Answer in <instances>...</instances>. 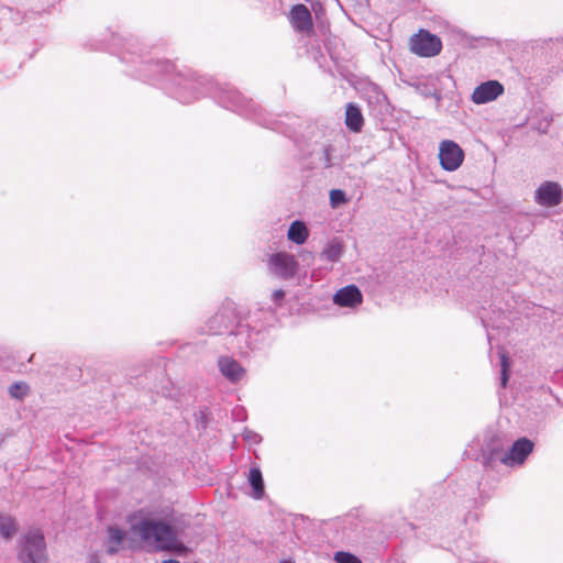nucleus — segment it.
I'll return each instance as SVG.
<instances>
[{"mask_svg": "<svg viewBox=\"0 0 563 563\" xmlns=\"http://www.w3.org/2000/svg\"><path fill=\"white\" fill-rule=\"evenodd\" d=\"M140 77L156 82L166 80L169 86L166 88L173 97L181 103H190L201 96H209L221 107L231 110L242 117L254 120L257 124L276 130L277 121L266 113L253 100L242 96L240 91L230 85H220L205 77H197L194 74H173L174 64L168 60L141 62Z\"/></svg>", "mask_w": 563, "mask_h": 563, "instance_id": "nucleus-1", "label": "nucleus"}, {"mask_svg": "<svg viewBox=\"0 0 563 563\" xmlns=\"http://www.w3.org/2000/svg\"><path fill=\"white\" fill-rule=\"evenodd\" d=\"M132 532L146 543H154L156 550L173 552L185 556L189 549L178 541L175 530L167 523L155 520H142L132 526Z\"/></svg>", "mask_w": 563, "mask_h": 563, "instance_id": "nucleus-2", "label": "nucleus"}, {"mask_svg": "<svg viewBox=\"0 0 563 563\" xmlns=\"http://www.w3.org/2000/svg\"><path fill=\"white\" fill-rule=\"evenodd\" d=\"M18 558L21 563H47L43 533L38 530L27 531L20 541Z\"/></svg>", "mask_w": 563, "mask_h": 563, "instance_id": "nucleus-3", "label": "nucleus"}, {"mask_svg": "<svg viewBox=\"0 0 563 563\" xmlns=\"http://www.w3.org/2000/svg\"><path fill=\"white\" fill-rule=\"evenodd\" d=\"M465 158L464 150L452 140H443L439 144V162L445 172L457 170Z\"/></svg>", "mask_w": 563, "mask_h": 563, "instance_id": "nucleus-4", "label": "nucleus"}, {"mask_svg": "<svg viewBox=\"0 0 563 563\" xmlns=\"http://www.w3.org/2000/svg\"><path fill=\"white\" fill-rule=\"evenodd\" d=\"M410 49L421 57L437 56L442 49V42L439 36L426 30H420L410 38Z\"/></svg>", "mask_w": 563, "mask_h": 563, "instance_id": "nucleus-5", "label": "nucleus"}, {"mask_svg": "<svg viewBox=\"0 0 563 563\" xmlns=\"http://www.w3.org/2000/svg\"><path fill=\"white\" fill-rule=\"evenodd\" d=\"M238 322L235 310L231 307H222L206 322L205 332L212 335H222L231 330Z\"/></svg>", "mask_w": 563, "mask_h": 563, "instance_id": "nucleus-6", "label": "nucleus"}, {"mask_svg": "<svg viewBox=\"0 0 563 563\" xmlns=\"http://www.w3.org/2000/svg\"><path fill=\"white\" fill-rule=\"evenodd\" d=\"M258 334L260 332L252 330L247 323L238 320L235 327L231 330L228 343L232 349L244 354L247 350L254 349Z\"/></svg>", "mask_w": 563, "mask_h": 563, "instance_id": "nucleus-7", "label": "nucleus"}, {"mask_svg": "<svg viewBox=\"0 0 563 563\" xmlns=\"http://www.w3.org/2000/svg\"><path fill=\"white\" fill-rule=\"evenodd\" d=\"M533 450V442L527 438L514 442L508 452H493L494 459L507 466L521 465Z\"/></svg>", "mask_w": 563, "mask_h": 563, "instance_id": "nucleus-8", "label": "nucleus"}, {"mask_svg": "<svg viewBox=\"0 0 563 563\" xmlns=\"http://www.w3.org/2000/svg\"><path fill=\"white\" fill-rule=\"evenodd\" d=\"M267 265L271 273L282 279L292 278L297 274L299 267L295 256L285 252L272 254L268 258Z\"/></svg>", "mask_w": 563, "mask_h": 563, "instance_id": "nucleus-9", "label": "nucleus"}, {"mask_svg": "<svg viewBox=\"0 0 563 563\" xmlns=\"http://www.w3.org/2000/svg\"><path fill=\"white\" fill-rule=\"evenodd\" d=\"M504 91V86L498 80H487L474 89L471 100L475 104H485L496 100Z\"/></svg>", "mask_w": 563, "mask_h": 563, "instance_id": "nucleus-10", "label": "nucleus"}, {"mask_svg": "<svg viewBox=\"0 0 563 563\" xmlns=\"http://www.w3.org/2000/svg\"><path fill=\"white\" fill-rule=\"evenodd\" d=\"M536 201L540 206L555 207L562 201V188L558 183L544 181L536 191Z\"/></svg>", "mask_w": 563, "mask_h": 563, "instance_id": "nucleus-11", "label": "nucleus"}, {"mask_svg": "<svg viewBox=\"0 0 563 563\" xmlns=\"http://www.w3.org/2000/svg\"><path fill=\"white\" fill-rule=\"evenodd\" d=\"M218 367L220 373L231 383L240 382L245 375L244 367L230 356H220Z\"/></svg>", "mask_w": 563, "mask_h": 563, "instance_id": "nucleus-12", "label": "nucleus"}, {"mask_svg": "<svg viewBox=\"0 0 563 563\" xmlns=\"http://www.w3.org/2000/svg\"><path fill=\"white\" fill-rule=\"evenodd\" d=\"M362 292L355 285L345 286L333 296V302L340 307L353 308L362 303Z\"/></svg>", "mask_w": 563, "mask_h": 563, "instance_id": "nucleus-13", "label": "nucleus"}, {"mask_svg": "<svg viewBox=\"0 0 563 563\" xmlns=\"http://www.w3.org/2000/svg\"><path fill=\"white\" fill-rule=\"evenodd\" d=\"M290 21L295 30L303 32L312 27V18L305 4H296L290 11Z\"/></svg>", "mask_w": 563, "mask_h": 563, "instance_id": "nucleus-14", "label": "nucleus"}, {"mask_svg": "<svg viewBox=\"0 0 563 563\" xmlns=\"http://www.w3.org/2000/svg\"><path fill=\"white\" fill-rule=\"evenodd\" d=\"M345 124L353 132H360L364 124L361 109L354 103H347L345 110Z\"/></svg>", "mask_w": 563, "mask_h": 563, "instance_id": "nucleus-15", "label": "nucleus"}, {"mask_svg": "<svg viewBox=\"0 0 563 563\" xmlns=\"http://www.w3.org/2000/svg\"><path fill=\"white\" fill-rule=\"evenodd\" d=\"M287 236L291 242L300 245L307 241L309 231L305 222L296 220L290 224Z\"/></svg>", "mask_w": 563, "mask_h": 563, "instance_id": "nucleus-16", "label": "nucleus"}, {"mask_svg": "<svg viewBox=\"0 0 563 563\" xmlns=\"http://www.w3.org/2000/svg\"><path fill=\"white\" fill-rule=\"evenodd\" d=\"M249 483L252 487V497L254 499H262L264 496V481L262 472L258 467H251L249 474Z\"/></svg>", "mask_w": 563, "mask_h": 563, "instance_id": "nucleus-17", "label": "nucleus"}, {"mask_svg": "<svg viewBox=\"0 0 563 563\" xmlns=\"http://www.w3.org/2000/svg\"><path fill=\"white\" fill-rule=\"evenodd\" d=\"M124 539H125V532L123 530H121L117 527L110 526L108 528L107 552L109 554L117 553L121 549Z\"/></svg>", "mask_w": 563, "mask_h": 563, "instance_id": "nucleus-18", "label": "nucleus"}, {"mask_svg": "<svg viewBox=\"0 0 563 563\" xmlns=\"http://www.w3.org/2000/svg\"><path fill=\"white\" fill-rule=\"evenodd\" d=\"M416 91L424 98H434L437 101L441 100V93L431 80H417L412 84Z\"/></svg>", "mask_w": 563, "mask_h": 563, "instance_id": "nucleus-19", "label": "nucleus"}, {"mask_svg": "<svg viewBox=\"0 0 563 563\" xmlns=\"http://www.w3.org/2000/svg\"><path fill=\"white\" fill-rule=\"evenodd\" d=\"M16 522L9 515H0V536L4 539L12 538L16 532Z\"/></svg>", "mask_w": 563, "mask_h": 563, "instance_id": "nucleus-20", "label": "nucleus"}, {"mask_svg": "<svg viewBox=\"0 0 563 563\" xmlns=\"http://www.w3.org/2000/svg\"><path fill=\"white\" fill-rule=\"evenodd\" d=\"M343 253V247L340 242L332 241L330 242L321 253V256L328 262H338Z\"/></svg>", "mask_w": 563, "mask_h": 563, "instance_id": "nucleus-21", "label": "nucleus"}, {"mask_svg": "<svg viewBox=\"0 0 563 563\" xmlns=\"http://www.w3.org/2000/svg\"><path fill=\"white\" fill-rule=\"evenodd\" d=\"M29 393H30V386L24 382L13 383L9 387L10 397L18 399V400H23L29 395Z\"/></svg>", "mask_w": 563, "mask_h": 563, "instance_id": "nucleus-22", "label": "nucleus"}, {"mask_svg": "<svg viewBox=\"0 0 563 563\" xmlns=\"http://www.w3.org/2000/svg\"><path fill=\"white\" fill-rule=\"evenodd\" d=\"M135 46H136V41L131 40V38L126 40L125 43L123 44L122 52H120V58L126 63H134L133 55L135 54V52L132 49H134Z\"/></svg>", "mask_w": 563, "mask_h": 563, "instance_id": "nucleus-23", "label": "nucleus"}, {"mask_svg": "<svg viewBox=\"0 0 563 563\" xmlns=\"http://www.w3.org/2000/svg\"><path fill=\"white\" fill-rule=\"evenodd\" d=\"M499 356H500V366H501L500 385L503 388H505L507 385L508 378H509L508 369H509L510 364H509V358L504 351L499 353Z\"/></svg>", "mask_w": 563, "mask_h": 563, "instance_id": "nucleus-24", "label": "nucleus"}, {"mask_svg": "<svg viewBox=\"0 0 563 563\" xmlns=\"http://www.w3.org/2000/svg\"><path fill=\"white\" fill-rule=\"evenodd\" d=\"M347 202L346 194L341 189H332L330 191V206L338 208L339 206Z\"/></svg>", "mask_w": 563, "mask_h": 563, "instance_id": "nucleus-25", "label": "nucleus"}, {"mask_svg": "<svg viewBox=\"0 0 563 563\" xmlns=\"http://www.w3.org/2000/svg\"><path fill=\"white\" fill-rule=\"evenodd\" d=\"M333 560L335 563H362L355 554L345 551L335 552Z\"/></svg>", "mask_w": 563, "mask_h": 563, "instance_id": "nucleus-26", "label": "nucleus"}, {"mask_svg": "<svg viewBox=\"0 0 563 563\" xmlns=\"http://www.w3.org/2000/svg\"><path fill=\"white\" fill-rule=\"evenodd\" d=\"M332 152H333V147L331 145L322 146V151H321L319 161L323 168H330L333 165Z\"/></svg>", "mask_w": 563, "mask_h": 563, "instance_id": "nucleus-27", "label": "nucleus"}, {"mask_svg": "<svg viewBox=\"0 0 563 563\" xmlns=\"http://www.w3.org/2000/svg\"><path fill=\"white\" fill-rule=\"evenodd\" d=\"M243 439L250 444H258L262 441V437L258 433L247 429L243 432Z\"/></svg>", "mask_w": 563, "mask_h": 563, "instance_id": "nucleus-28", "label": "nucleus"}, {"mask_svg": "<svg viewBox=\"0 0 563 563\" xmlns=\"http://www.w3.org/2000/svg\"><path fill=\"white\" fill-rule=\"evenodd\" d=\"M285 297V291L283 289H276L272 294V301L279 307Z\"/></svg>", "mask_w": 563, "mask_h": 563, "instance_id": "nucleus-29", "label": "nucleus"}, {"mask_svg": "<svg viewBox=\"0 0 563 563\" xmlns=\"http://www.w3.org/2000/svg\"><path fill=\"white\" fill-rule=\"evenodd\" d=\"M88 563H101L99 554L97 552L88 555Z\"/></svg>", "mask_w": 563, "mask_h": 563, "instance_id": "nucleus-30", "label": "nucleus"}, {"mask_svg": "<svg viewBox=\"0 0 563 563\" xmlns=\"http://www.w3.org/2000/svg\"><path fill=\"white\" fill-rule=\"evenodd\" d=\"M549 42L555 44L558 46V49H563V40L560 41L559 38H556L554 42L553 38H550Z\"/></svg>", "mask_w": 563, "mask_h": 563, "instance_id": "nucleus-31", "label": "nucleus"}, {"mask_svg": "<svg viewBox=\"0 0 563 563\" xmlns=\"http://www.w3.org/2000/svg\"><path fill=\"white\" fill-rule=\"evenodd\" d=\"M163 563H180V562H178L177 560H174V559H169V560L163 561Z\"/></svg>", "mask_w": 563, "mask_h": 563, "instance_id": "nucleus-32", "label": "nucleus"}, {"mask_svg": "<svg viewBox=\"0 0 563 563\" xmlns=\"http://www.w3.org/2000/svg\"><path fill=\"white\" fill-rule=\"evenodd\" d=\"M481 319H482V322H483L484 327L487 328L489 324L486 322L485 317L482 316Z\"/></svg>", "mask_w": 563, "mask_h": 563, "instance_id": "nucleus-33", "label": "nucleus"}, {"mask_svg": "<svg viewBox=\"0 0 563 563\" xmlns=\"http://www.w3.org/2000/svg\"><path fill=\"white\" fill-rule=\"evenodd\" d=\"M137 47H139V44L136 43V46H135V47H134V49H133V51L135 52V54L133 55V57H134V58H135V56H136V57H140V54H136V48H137Z\"/></svg>", "mask_w": 563, "mask_h": 563, "instance_id": "nucleus-34", "label": "nucleus"}, {"mask_svg": "<svg viewBox=\"0 0 563 563\" xmlns=\"http://www.w3.org/2000/svg\"><path fill=\"white\" fill-rule=\"evenodd\" d=\"M279 563H294L291 560H280Z\"/></svg>", "mask_w": 563, "mask_h": 563, "instance_id": "nucleus-35", "label": "nucleus"}, {"mask_svg": "<svg viewBox=\"0 0 563 563\" xmlns=\"http://www.w3.org/2000/svg\"><path fill=\"white\" fill-rule=\"evenodd\" d=\"M377 98H385V95L380 93V92H377Z\"/></svg>", "mask_w": 563, "mask_h": 563, "instance_id": "nucleus-36", "label": "nucleus"}]
</instances>
